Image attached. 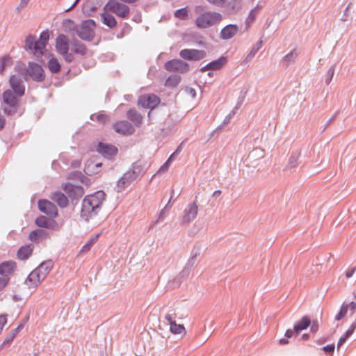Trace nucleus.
I'll list each match as a JSON object with an SVG mask.
<instances>
[{
  "label": "nucleus",
  "instance_id": "f257e3e1",
  "mask_svg": "<svg viewBox=\"0 0 356 356\" xmlns=\"http://www.w3.org/2000/svg\"><path fill=\"white\" fill-rule=\"evenodd\" d=\"M104 197L105 193L102 191L86 196L82 202L81 218L88 221L90 218L96 216L100 210Z\"/></svg>",
  "mask_w": 356,
  "mask_h": 356
},
{
  "label": "nucleus",
  "instance_id": "f03ea898",
  "mask_svg": "<svg viewBox=\"0 0 356 356\" xmlns=\"http://www.w3.org/2000/svg\"><path fill=\"white\" fill-rule=\"evenodd\" d=\"M222 15L214 11H206L195 19V25L201 29H208L219 24L222 20Z\"/></svg>",
  "mask_w": 356,
  "mask_h": 356
},
{
  "label": "nucleus",
  "instance_id": "7ed1b4c3",
  "mask_svg": "<svg viewBox=\"0 0 356 356\" xmlns=\"http://www.w3.org/2000/svg\"><path fill=\"white\" fill-rule=\"evenodd\" d=\"M16 93L11 90H6L2 94L3 102L8 105L10 108H4L3 111L7 115H13L17 112V109L19 106L20 98Z\"/></svg>",
  "mask_w": 356,
  "mask_h": 356
},
{
  "label": "nucleus",
  "instance_id": "20e7f679",
  "mask_svg": "<svg viewBox=\"0 0 356 356\" xmlns=\"http://www.w3.org/2000/svg\"><path fill=\"white\" fill-rule=\"evenodd\" d=\"M95 21L92 19H87L83 21L80 26L76 28V33L81 39L91 41L95 36Z\"/></svg>",
  "mask_w": 356,
  "mask_h": 356
},
{
  "label": "nucleus",
  "instance_id": "39448f33",
  "mask_svg": "<svg viewBox=\"0 0 356 356\" xmlns=\"http://www.w3.org/2000/svg\"><path fill=\"white\" fill-rule=\"evenodd\" d=\"M20 70L22 71L26 80L27 76H29L36 82H42L45 79V74L42 66L36 63L29 62L28 68L24 67Z\"/></svg>",
  "mask_w": 356,
  "mask_h": 356
},
{
  "label": "nucleus",
  "instance_id": "423d86ee",
  "mask_svg": "<svg viewBox=\"0 0 356 356\" xmlns=\"http://www.w3.org/2000/svg\"><path fill=\"white\" fill-rule=\"evenodd\" d=\"M16 71L17 74H13L9 79V84L12 88V91L17 94L19 97H22L25 93V86L23 83L22 76L24 75L20 70L19 65H16Z\"/></svg>",
  "mask_w": 356,
  "mask_h": 356
},
{
  "label": "nucleus",
  "instance_id": "0eeeda50",
  "mask_svg": "<svg viewBox=\"0 0 356 356\" xmlns=\"http://www.w3.org/2000/svg\"><path fill=\"white\" fill-rule=\"evenodd\" d=\"M104 8L122 18H127L130 11L128 6L120 3L118 0H109Z\"/></svg>",
  "mask_w": 356,
  "mask_h": 356
},
{
  "label": "nucleus",
  "instance_id": "6e6552de",
  "mask_svg": "<svg viewBox=\"0 0 356 356\" xmlns=\"http://www.w3.org/2000/svg\"><path fill=\"white\" fill-rule=\"evenodd\" d=\"M24 48L26 51L32 53L37 58H40L44 52V45L38 42L35 36L29 35L25 39Z\"/></svg>",
  "mask_w": 356,
  "mask_h": 356
},
{
  "label": "nucleus",
  "instance_id": "1a4fd4ad",
  "mask_svg": "<svg viewBox=\"0 0 356 356\" xmlns=\"http://www.w3.org/2000/svg\"><path fill=\"white\" fill-rule=\"evenodd\" d=\"M24 48L26 51L32 53L37 58H40L44 52V45L38 42L35 36L29 35L25 39Z\"/></svg>",
  "mask_w": 356,
  "mask_h": 356
},
{
  "label": "nucleus",
  "instance_id": "9d476101",
  "mask_svg": "<svg viewBox=\"0 0 356 356\" xmlns=\"http://www.w3.org/2000/svg\"><path fill=\"white\" fill-rule=\"evenodd\" d=\"M200 252L201 247L200 245H195L191 251V257L188 259L186 266L179 275V279H186L188 277L193 267L197 261V257L200 255Z\"/></svg>",
  "mask_w": 356,
  "mask_h": 356
},
{
  "label": "nucleus",
  "instance_id": "9b49d317",
  "mask_svg": "<svg viewBox=\"0 0 356 356\" xmlns=\"http://www.w3.org/2000/svg\"><path fill=\"white\" fill-rule=\"evenodd\" d=\"M165 69L168 72L186 73L189 70V65L179 59H172L165 63Z\"/></svg>",
  "mask_w": 356,
  "mask_h": 356
},
{
  "label": "nucleus",
  "instance_id": "f8f14e48",
  "mask_svg": "<svg viewBox=\"0 0 356 356\" xmlns=\"http://www.w3.org/2000/svg\"><path fill=\"white\" fill-rule=\"evenodd\" d=\"M206 51L195 49H184L180 51L179 56L184 60L197 61L206 56Z\"/></svg>",
  "mask_w": 356,
  "mask_h": 356
},
{
  "label": "nucleus",
  "instance_id": "ddd939ff",
  "mask_svg": "<svg viewBox=\"0 0 356 356\" xmlns=\"http://www.w3.org/2000/svg\"><path fill=\"white\" fill-rule=\"evenodd\" d=\"M198 212V205L194 202L188 204L183 211L182 225H188L195 220Z\"/></svg>",
  "mask_w": 356,
  "mask_h": 356
},
{
  "label": "nucleus",
  "instance_id": "4468645a",
  "mask_svg": "<svg viewBox=\"0 0 356 356\" xmlns=\"http://www.w3.org/2000/svg\"><path fill=\"white\" fill-rule=\"evenodd\" d=\"M97 151L108 159H113L118 152V149L115 146L102 142L99 143Z\"/></svg>",
  "mask_w": 356,
  "mask_h": 356
},
{
  "label": "nucleus",
  "instance_id": "2eb2a0df",
  "mask_svg": "<svg viewBox=\"0 0 356 356\" xmlns=\"http://www.w3.org/2000/svg\"><path fill=\"white\" fill-rule=\"evenodd\" d=\"M63 190L71 199L72 204H74V201L81 197L84 193L82 186H75L71 184H66L63 186Z\"/></svg>",
  "mask_w": 356,
  "mask_h": 356
},
{
  "label": "nucleus",
  "instance_id": "dca6fc26",
  "mask_svg": "<svg viewBox=\"0 0 356 356\" xmlns=\"http://www.w3.org/2000/svg\"><path fill=\"white\" fill-rule=\"evenodd\" d=\"M38 208L40 211L51 218H55L58 216L57 207L50 201L47 200H40L38 201Z\"/></svg>",
  "mask_w": 356,
  "mask_h": 356
},
{
  "label": "nucleus",
  "instance_id": "f3484780",
  "mask_svg": "<svg viewBox=\"0 0 356 356\" xmlns=\"http://www.w3.org/2000/svg\"><path fill=\"white\" fill-rule=\"evenodd\" d=\"M160 103L159 97L154 94L141 96L138 104L143 108L153 109Z\"/></svg>",
  "mask_w": 356,
  "mask_h": 356
},
{
  "label": "nucleus",
  "instance_id": "a211bd4d",
  "mask_svg": "<svg viewBox=\"0 0 356 356\" xmlns=\"http://www.w3.org/2000/svg\"><path fill=\"white\" fill-rule=\"evenodd\" d=\"M113 129L117 133L122 135H131L135 131L134 126L127 120L115 122L113 124Z\"/></svg>",
  "mask_w": 356,
  "mask_h": 356
},
{
  "label": "nucleus",
  "instance_id": "6ab92c4d",
  "mask_svg": "<svg viewBox=\"0 0 356 356\" xmlns=\"http://www.w3.org/2000/svg\"><path fill=\"white\" fill-rule=\"evenodd\" d=\"M238 30V26L236 24H228L220 31V38L222 40H229L237 34Z\"/></svg>",
  "mask_w": 356,
  "mask_h": 356
},
{
  "label": "nucleus",
  "instance_id": "aec40b11",
  "mask_svg": "<svg viewBox=\"0 0 356 356\" xmlns=\"http://www.w3.org/2000/svg\"><path fill=\"white\" fill-rule=\"evenodd\" d=\"M136 179L132 174L128 170L122 177L118 181L117 191L122 192L124 188L129 186L133 181Z\"/></svg>",
  "mask_w": 356,
  "mask_h": 356
},
{
  "label": "nucleus",
  "instance_id": "412c9836",
  "mask_svg": "<svg viewBox=\"0 0 356 356\" xmlns=\"http://www.w3.org/2000/svg\"><path fill=\"white\" fill-rule=\"evenodd\" d=\"M43 280L38 270L34 269L27 277L25 283L29 289H35Z\"/></svg>",
  "mask_w": 356,
  "mask_h": 356
},
{
  "label": "nucleus",
  "instance_id": "4be33fe9",
  "mask_svg": "<svg viewBox=\"0 0 356 356\" xmlns=\"http://www.w3.org/2000/svg\"><path fill=\"white\" fill-rule=\"evenodd\" d=\"M35 225L39 227L54 229L56 225V222L53 219H49L46 216H40L35 220Z\"/></svg>",
  "mask_w": 356,
  "mask_h": 356
},
{
  "label": "nucleus",
  "instance_id": "5701e85b",
  "mask_svg": "<svg viewBox=\"0 0 356 356\" xmlns=\"http://www.w3.org/2000/svg\"><path fill=\"white\" fill-rule=\"evenodd\" d=\"M56 49L60 55L69 51V40L66 35L60 34L58 36L56 42Z\"/></svg>",
  "mask_w": 356,
  "mask_h": 356
},
{
  "label": "nucleus",
  "instance_id": "b1692460",
  "mask_svg": "<svg viewBox=\"0 0 356 356\" xmlns=\"http://www.w3.org/2000/svg\"><path fill=\"white\" fill-rule=\"evenodd\" d=\"M16 268V264L13 261H7L0 264V275L6 277L12 274Z\"/></svg>",
  "mask_w": 356,
  "mask_h": 356
},
{
  "label": "nucleus",
  "instance_id": "393cba45",
  "mask_svg": "<svg viewBox=\"0 0 356 356\" xmlns=\"http://www.w3.org/2000/svg\"><path fill=\"white\" fill-rule=\"evenodd\" d=\"M51 199L56 202L61 208H65L68 204V200L65 195L60 191H56L51 193Z\"/></svg>",
  "mask_w": 356,
  "mask_h": 356
},
{
  "label": "nucleus",
  "instance_id": "a878e982",
  "mask_svg": "<svg viewBox=\"0 0 356 356\" xmlns=\"http://www.w3.org/2000/svg\"><path fill=\"white\" fill-rule=\"evenodd\" d=\"M53 267V261L52 260H47L42 262L35 269L38 270V273L40 275V277L44 278L49 273L51 269Z\"/></svg>",
  "mask_w": 356,
  "mask_h": 356
},
{
  "label": "nucleus",
  "instance_id": "bb28decb",
  "mask_svg": "<svg viewBox=\"0 0 356 356\" xmlns=\"http://www.w3.org/2000/svg\"><path fill=\"white\" fill-rule=\"evenodd\" d=\"M127 117L136 127L140 126L143 122V116L135 109H129L127 113Z\"/></svg>",
  "mask_w": 356,
  "mask_h": 356
},
{
  "label": "nucleus",
  "instance_id": "cd10ccee",
  "mask_svg": "<svg viewBox=\"0 0 356 356\" xmlns=\"http://www.w3.org/2000/svg\"><path fill=\"white\" fill-rule=\"evenodd\" d=\"M72 52L81 56H85L87 54L88 49L86 45L77 39H74L72 41Z\"/></svg>",
  "mask_w": 356,
  "mask_h": 356
},
{
  "label": "nucleus",
  "instance_id": "c85d7f7f",
  "mask_svg": "<svg viewBox=\"0 0 356 356\" xmlns=\"http://www.w3.org/2000/svg\"><path fill=\"white\" fill-rule=\"evenodd\" d=\"M33 245L32 244L22 246L17 252V257L21 260L27 259L32 254Z\"/></svg>",
  "mask_w": 356,
  "mask_h": 356
},
{
  "label": "nucleus",
  "instance_id": "c756f323",
  "mask_svg": "<svg viewBox=\"0 0 356 356\" xmlns=\"http://www.w3.org/2000/svg\"><path fill=\"white\" fill-rule=\"evenodd\" d=\"M47 236V232L45 230L38 229L31 232L29 238L34 243H39L41 240L46 238Z\"/></svg>",
  "mask_w": 356,
  "mask_h": 356
},
{
  "label": "nucleus",
  "instance_id": "7c9ffc66",
  "mask_svg": "<svg viewBox=\"0 0 356 356\" xmlns=\"http://www.w3.org/2000/svg\"><path fill=\"white\" fill-rule=\"evenodd\" d=\"M311 324V320L307 316H303L301 320L294 325V332L298 334L302 330L307 329Z\"/></svg>",
  "mask_w": 356,
  "mask_h": 356
},
{
  "label": "nucleus",
  "instance_id": "2f4dec72",
  "mask_svg": "<svg viewBox=\"0 0 356 356\" xmlns=\"http://www.w3.org/2000/svg\"><path fill=\"white\" fill-rule=\"evenodd\" d=\"M264 150L259 147H257L249 153L247 159L250 163H253L255 161L264 158Z\"/></svg>",
  "mask_w": 356,
  "mask_h": 356
},
{
  "label": "nucleus",
  "instance_id": "473e14b6",
  "mask_svg": "<svg viewBox=\"0 0 356 356\" xmlns=\"http://www.w3.org/2000/svg\"><path fill=\"white\" fill-rule=\"evenodd\" d=\"M129 171L137 179L144 172V165L141 161H138L133 163L131 169Z\"/></svg>",
  "mask_w": 356,
  "mask_h": 356
},
{
  "label": "nucleus",
  "instance_id": "72a5a7b5",
  "mask_svg": "<svg viewBox=\"0 0 356 356\" xmlns=\"http://www.w3.org/2000/svg\"><path fill=\"white\" fill-rule=\"evenodd\" d=\"M101 18L103 24L110 29L115 27L117 24L115 18L111 14L102 13L101 14Z\"/></svg>",
  "mask_w": 356,
  "mask_h": 356
},
{
  "label": "nucleus",
  "instance_id": "f704fd0d",
  "mask_svg": "<svg viewBox=\"0 0 356 356\" xmlns=\"http://www.w3.org/2000/svg\"><path fill=\"white\" fill-rule=\"evenodd\" d=\"M299 53L297 48H294L283 58V62L286 66L295 63Z\"/></svg>",
  "mask_w": 356,
  "mask_h": 356
},
{
  "label": "nucleus",
  "instance_id": "c9c22d12",
  "mask_svg": "<svg viewBox=\"0 0 356 356\" xmlns=\"http://www.w3.org/2000/svg\"><path fill=\"white\" fill-rule=\"evenodd\" d=\"M300 156V152H299L298 150L293 152L291 153V155L289 157V162L286 165V168L292 169V168H296L299 163L298 160H299Z\"/></svg>",
  "mask_w": 356,
  "mask_h": 356
},
{
  "label": "nucleus",
  "instance_id": "e433bc0d",
  "mask_svg": "<svg viewBox=\"0 0 356 356\" xmlns=\"http://www.w3.org/2000/svg\"><path fill=\"white\" fill-rule=\"evenodd\" d=\"M47 66L49 70L52 73H58L60 71V64L59 63L58 59L54 56H52L48 61Z\"/></svg>",
  "mask_w": 356,
  "mask_h": 356
},
{
  "label": "nucleus",
  "instance_id": "4c0bfd02",
  "mask_svg": "<svg viewBox=\"0 0 356 356\" xmlns=\"http://www.w3.org/2000/svg\"><path fill=\"white\" fill-rule=\"evenodd\" d=\"M227 59L224 56H221L217 60H213L209 63L211 70H218L222 67L226 63Z\"/></svg>",
  "mask_w": 356,
  "mask_h": 356
},
{
  "label": "nucleus",
  "instance_id": "58836bf2",
  "mask_svg": "<svg viewBox=\"0 0 356 356\" xmlns=\"http://www.w3.org/2000/svg\"><path fill=\"white\" fill-rule=\"evenodd\" d=\"M100 234H97L95 236L91 237L90 240L82 247L81 249V253H85L90 250L91 247L97 241Z\"/></svg>",
  "mask_w": 356,
  "mask_h": 356
},
{
  "label": "nucleus",
  "instance_id": "ea45409f",
  "mask_svg": "<svg viewBox=\"0 0 356 356\" xmlns=\"http://www.w3.org/2000/svg\"><path fill=\"white\" fill-rule=\"evenodd\" d=\"M261 46H262V41L260 40V41L257 42L252 47V49L250 50V51L247 55V56H246V58L245 59V61L248 62L250 60H251L255 56L257 52L261 49Z\"/></svg>",
  "mask_w": 356,
  "mask_h": 356
},
{
  "label": "nucleus",
  "instance_id": "a19ab883",
  "mask_svg": "<svg viewBox=\"0 0 356 356\" xmlns=\"http://www.w3.org/2000/svg\"><path fill=\"white\" fill-rule=\"evenodd\" d=\"M90 119L93 121L98 122L99 124H104L108 121L109 117L106 114L99 113L91 115Z\"/></svg>",
  "mask_w": 356,
  "mask_h": 356
},
{
  "label": "nucleus",
  "instance_id": "79ce46f5",
  "mask_svg": "<svg viewBox=\"0 0 356 356\" xmlns=\"http://www.w3.org/2000/svg\"><path fill=\"white\" fill-rule=\"evenodd\" d=\"M181 81V77L179 75H171L165 81V86L170 87L177 86Z\"/></svg>",
  "mask_w": 356,
  "mask_h": 356
},
{
  "label": "nucleus",
  "instance_id": "37998d69",
  "mask_svg": "<svg viewBox=\"0 0 356 356\" xmlns=\"http://www.w3.org/2000/svg\"><path fill=\"white\" fill-rule=\"evenodd\" d=\"M261 8V6L257 5L254 8L251 10V11L249 13L248 17L246 19L247 24H251L254 21V19H255L257 15H258L259 11Z\"/></svg>",
  "mask_w": 356,
  "mask_h": 356
},
{
  "label": "nucleus",
  "instance_id": "c03bdc74",
  "mask_svg": "<svg viewBox=\"0 0 356 356\" xmlns=\"http://www.w3.org/2000/svg\"><path fill=\"white\" fill-rule=\"evenodd\" d=\"M170 330L173 334H181L185 332L183 325L177 324L176 321L170 325Z\"/></svg>",
  "mask_w": 356,
  "mask_h": 356
},
{
  "label": "nucleus",
  "instance_id": "a18cd8bd",
  "mask_svg": "<svg viewBox=\"0 0 356 356\" xmlns=\"http://www.w3.org/2000/svg\"><path fill=\"white\" fill-rule=\"evenodd\" d=\"M23 328L22 325H19L17 327L13 330L12 332L8 335V337L5 339L3 343H10L14 338L15 337L16 334Z\"/></svg>",
  "mask_w": 356,
  "mask_h": 356
},
{
  "label": "nucleus",
  "instance_id": "49530a36",
  "mask_svg": "<svg viewBox=\"0 0 356 356\" xmlns=\"http://www.w3.org/2000/svg\"><path fill=\"white\" fill-rule=\"evenodd\" d=\"M348 309V304L343 303V305H341V307L340 308V311L335 316V320L340 321L341 318H343L347 314Z\"/></svg>",
  "mask_w": 356,
  "mask_h": 356
},
{
  "label": "nucleus",
  "instance_id": "de8ad7c7",
  "mask_svg": "<svg viewBox=\"0 0 356 356\" xmlns=\"http://www.w3.org/2000/svg\"><path fill=\"white\" fill-rule=\"evenodd\" d=\"M63 25L65 29V31H70L72 30L76 31V28L78 27V26L75 25L73 20L67 19L63 21Z\"/></svg>",
  "mask_w": 356,
  "mask_h": 356
},
{
  "label": "nucleus",
  "instance_id": "09e8293b",
  "mask_svg": "<svg viewBox=\"0 0 356 356\" xmlns=\"http://www.w3.org/2000/svg\"><path fill=\"white\" fill-rule=\"evenodd\" d=\"M49 39V31L47 30L44 31L40 33V40H38V42L42 43V44L44 45V49Z\"/></svg>",
  "mask_w": 356,
  "mask_h": 356
},
{
  "label": "nucleus",
  "instance_id": "8fccbe9b",
  "mask_svg": "<svg viewBox=\"0 0 356 356\" xmlns=\"http://www.w3.org/2000/svg\"><path fill=\"white\" fill-rule=\"evenodd\" d=\"M188 15V10L186 8H182L180 9H178L175 13V16L177 18L184 19Z\"/></svg>",
  "mask_w": 356,
  "mask_h": 356
},
{
  "label": "nucleus",
  "instance_id": "3c124183",
  "mask_svg": "<svg viewBox=\"0 0 356 356\" xmlns=\"http://www.w3.org/2000/svg\"><path fill=\"white\" fill-rule=\"evenodd\" d=\"M173 159V154H171L170 157L168 159V160L165 161V163L159 168L158 172H164L168 170L169 165H170L171 162Z\"/></svg>",
  "mask_w": 356,
  "mask_h": 356
},
{
  "label": "nucleus",
  "instance_id": "603ef678",
  "mask_svg": "<svg viewBox=\"0 0 356 356\" xmlns=\"http://www.w3.org/2000/svg\"><path fill=\"white\" fill-rule=\"evenodd\" d=\"M207 1L214 6L223 8L227 2V0H207Z\"/></svg>",
  "mask_w": 356,
  "mask_h": 356
},
{
  "label": "nucleus",
  "instance_id": "864d4df0",
  "mask_svg": "<svg viewBox=\"0 0 356 356\" xmlns=\"http://www.w3.org/2000/svg\"><path fill=\"white\" fill-rule=\"evenodd\" d=\"M334 65H332V67H330V69L328 70L327 72V75H326V78H325V83L327 85L330 84V81H332V79L334 76Z\"/></svg>",
  "mask_w": 356,
  "mask_h": 356
},
{
  "label": "nucleus",
  "instance_id": "5fc2aeb1",
  "mask_svg": "<svg viewBox=\"0 0 356 356\" xmlns=\"http://www.w3.org/2000/svg\"><path fill=\"white\" fill-rule=\"evenodd\" d=\"M175 318H176V314L175 313H172V314L168 313V314H166L164 316L165 320L169 323L170 325L176 321Z\"/></svg>",
  "mask_w": 356,
  "mask_h": 356
},
{
  "label": "nucleus",
  "instance_id": "6e6d98bb",
  "mask_svg": "<svg viewBox=\"0 0 356 356\" xmlns=\"http://www.w3.org/2000/svg\"><path fill=\"white\" fill-rule=\"evenodd\" d=\"M61 55L63 56L65 60L67 63H71L74 60V54L71 52H69L68 51H67V53H63Z\"/></svg>",
  "mask_w": 356,
  "mask_h": 356
},
{
  "label": "nucleus",
  "instance_id": "4d7b16f0",
  "mask_svg": "<svg viewBox=\"0 0 356 356\" xmlns=\"http://www.w3.org/2000/svg\"><path fill=\"white\" fill-rule=\"evenodd\" d=\"M0 59H1V62L3 63V65L5 66V67L6 66L12 65V63H13L12 58L8 55H6V56H3L2 58H1Z\"/></svg>",
  "mask_w": 356,
  "mask_h": 356
},
{
  "label": "nucleus",
  "instance_id": "13d9d810",
  "mask_svg": "<svg viewBox=\"0 0 356 356\" xmlns=\"http://www.w3.org/2000/svg\"><path fill=\"white\" fill-rule=\"evenodd\" d=\"M168 207H169V202H168V204L165 206V207L160 211L159 216H158V219L154 224L158 222L160 220H163L164 215H165V211L169 209Z\"/></svg>",
  "mask_w": 356,
  "mask_h": 356
},
{
  "label": "nucleus",
  "instance_id": "bf43d9fd",
  "mask_svg": "<svg viewBox=\"0 0 356 356\" xmlns=\"http://www.w3.org/2000/svg\"><path fill=\"white\" fill-rule=\"evenodd\" d=\"M318 328H319V323H318V320H314L312 322V325H311V327H310L311 332L312 333H316L318 330Z\"/></svg>",
  "mask_w": 356,
  "mask_h": 356
},
{
  "label": "nucleus",
  "instance_id": "052dcab7",
  "mask_svg": "<svg viewBox=\"0 0 356 356\" xmlns=\"http://www.w3.org/2000/svg\"><path fill=\"white\" fill-rule=\"evenodd\" d=\"M29 0H21L19 4L17 6L16 10L17 13H20L21 10L27 6Z\"/></svg>",
  "mask_w": 356,
  "mask_h": 356
},
{
  "label": "nucleus",
  "instance_id": "680f3d73",
  "mask_svg": "<svg viewBox=\"0 0 356 356\" xmlns=\"http://www.w3.org/2000/svg\"><path fill=\"white\" fill-rule=\"evenodd\" d=\"M9 282L8 277H0V291L3 289Z\"/></svg>",
  "mask_w": 356,
  "mask_h": 356
},
{
  "label": "nucleus",
  "instance_id": "e2e57ef3",
  "mask_svg": "<svg viewBox=\"0 0 356 356\" xmlns=\"http://www.w3.org/2000/svg\"><path fill=\"white\" fill-rule=\"evenodd\" d=\"M355 329H356V318H355V320L354 321V322L350 325L348 330L346 332V333L347 334V335H349L350 337L351 334L355 330Z\"/></svg>",
  "mask_w": 356,
  "mask_h": 356
},
{
  "label": "nucleus",
  "instance_id": "0e129e2a",
  "mask_svg": "<svg viewBox=\"0 0 356 356\" xmlns=\"http://www.w3.org/2000/svg\"><path fill=\"white\" fill-rule=\"evenodd\" d=\"M334 344H328L324 347H323V350L325 353H332L334 350Z\"/></svg>",
  "mask_w": 356,
  "mask_h": 356
},
{
  "label": "nucleus",
  "instance_id": "69168bd1",
  "mask_svg": "<svg viewBox=\"0 0 356 356\" xmlns=\"http://www.w3.org/2000/svg\"><path fill=\"white\" fill-rule=\"evenodd\" d=\"M348 337H350V336H349V335H347V334H346V333H345V334H344V335H343V336H341V337H340V339H339V341H338V343H337V347H338V348L345 343V341H346V339H347Z\"/></svg>",
  "mask_w": 356,
  "mask_h": 356
},
{
  "label": "nucleus",
  "instance_id": "338daca9",
  "mask_svg": "<svg viewBox=\"0 0 356 356\" xmlns=\"http://www.w3.org/2000/svg\"><path fill=\"white\" fill-rule=\"evenodd\" d=\"M355 270H356V267H353V268H349L346 272V277L347 278L351 277L353 276V275L354 274V273L355 272Z\"/></svg>",
  "mask_w": 356,
  "mask_h": 356
},
{
  "label": "nucleus",
  "instance_id": "774afa93",
  "mask_svg": "<svg viewBox=\"0 0 356 356\" xmlns=\"http://www.w3.org/2000/svg\"><path fill=\"white\" fill-rule=\"evenodd\" d=\"M348 305V308L351 311V315H353V313L355 312V309H356V302H351Z\"/></svg>",
  "mask_w": 356,
  "mask_h": 356
}]
</instances>
